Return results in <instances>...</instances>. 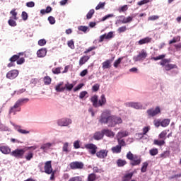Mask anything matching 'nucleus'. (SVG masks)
<instances>
[{"instance_id": "6e6552de", "label": "nucleus", "mask_w": 181, "mask_h": 181, "mask_svg": "<svg viewBox=\"0 0 181 181\" xmlns=\"http://www.w3.org/2000/svg\"><path fill=\"white\" fill-rule=\"evenodd\" d=\"M114 31H110L107 34L105 33L99 37V43L104 42V40H111L114 37Z\"/></svg>"}, {"instance_id": "680f3d73", "label": "nucleus", "mask_w": 181, "mask_h": 181, "mask_svg": "<svg viewBox=\"0 0 181 181\" xmlns=\"http://www.w3.org/2000/svg\"><path fill=\"white\" fill-rule=\"evenodd\" d=\"M92 90L93 91H94L95 93L98 91L100 90V85L98 83H95V85L93 86L92 87Z\"/></svg>"}, {"instance_id": "9b49d317", "label": "nucleus", "mask_w": 181, "mask_h": 181, "mask_svg": "<svg viewBox=\"0 0 181 181\" xmlns=\"http://www.w3.org/2000/svg\"><path fill=\"white\" fill-rule=\"evenodd\" d=\"M44 170L47 175H51L53 172V168H52V161L49 160L45 162L44 165Z\"/></svg>"}, {"instance_id": "a211bd4d", "label": "nucleus", "mask_w": 181, "mask_h": 181, "mask_svg": "<svg viewBox=\"0 0 181 181\" xmlns=\"http://www.w3.org/2000/svg\"><path fill=\"white\" fill-rule=\"evenodd\" d=\"M102 132L103 134V136L105 135L106 136H108L109 138H114L115 136V134L113 133L112 131L108 129H105L102 130Z\"/></svg>"}, {"instance_id": "aec40b11", "label": "nucleus", "mask_w": 181, "mask_h": 181, "mask_svg": "<svg viewBox=\"0 0 181 181\" xmlns=\"http://www.w3.org/2000/svg\"><path fill=\"white\" fill-rule=\"evenodd\" d=\"M98 107H103L107 104V98H105V95L103 94L100 96V100H98Z\"/></svg>"}, {"instance_id": "e433bc0d", "label": "nucleus", "mask_w": 181, "mask_h": 181, "mask_svg": "<svg viewBox=\"0 0 181 181\" xmlns=\"http://www.w3.org/2000/svg\"><path fill=\"white\" fill-rule=\"evenodd\" d=\"M25 159H26V160H30L32 159H33V151H28V153L24 156Z\"/></svg>"}, {"instance_id": "37998d69", "label": "nucleus", "mask_w": 181, "mask_h": 181, "mask_svg": "<svg viewBox=\"0 0 181 181\" xmlns=\"http://www.w3.org/2000/svg\"><path fill=\"white\" fill-rule=\"evenodd\" d=\"M164 57H166V54H161L158 57H154L151 58V60H154L155 62H157V60H163Z\"/></svg>"}, {"instance_id": "5701e85b", "label": "nucleus", "mask_w": 181, "mask_h": 181, "mask_svg": "<svg viewBox=\"0 0 181 181\" xmlns=\"http://www.w3.org/2000/svg\"><path fill=\"white\" fill-rule=\"evenodd\" d=\"M119 18L121 19H123L122 21V23H130V22H132V21L134 20V17L132 16H128L127 18H125V16H120Z\"/></svg>"}, {"instance_id": "5fc2aeb1", "label": "nucleus", "mask_w": 181, "mask_h": 181, "mask_svg": "<svg viewBox=\"0 0 181 181\" xmlns=\"http://www.w3.org/2000/svg\"><path fill=\"white\" fill-rule=\"evenodd\" d=\"M78 30H81V32H84V33H86V32H87V30H88V27L80 25L78 27Z\"/></svg>"}, {"instance_id": "b1692460", "label": "nucleus", "mask_w": 181, "mask_h": 181, "mask_svg": "<svg viewBox=\"0 0 181 181\" xmlns=\"http://www.w3.org/2000/svg\"><path fill=\"white\" fill-rule=\"evenodd\" d=\"M63 84H64V83L60 82L55 86V90L57 93H63V91L66 90V87H63Z\"/></svg>"}, {"instance_id": "603ef678", "label": "nucleus", "mask_w": 181, "mask_h": 181, "mask_svg": "<svg viewBox=\"0 0 181 181\" xmlns=\"http://www.w3.org/2000/svg\"><path fill=\"white\" fill-rule=\"evenodd\" d=\"M64 87H65V90H67L68 91H71V90H73V87H74V85H73V83H66Z\"/></svg>"}, {"instance_id": "2eb2a0df", "label": "nucleus", "mask_w": 181, "mask_h": 181, "mask_svg": "<svg viewBox=\"0 0 181 181\" xmlns=\"http://www.w3.org/2000/svg\"><path fill=\"white\" fill-rule=\"evenodd\" d=\"M97 158L99 159H105L108 155V150L102 149L95 153Z\"/></svg>"}, {"instance_id": "9d476101", "label": "nucleus", "mask_w": 181, "mask_h": 181, "mask_svg": "<svg viewBox=\"0 0 181 181\" xmlns=\"http://www.w3.org/2000/svg\"><path fill=\"white\" fill-rule=\"evenodd\" d=\"M59 127H69L71 124V119L69 118H62L59 119L57 121Z\"/></svg>"}, {"instance_id": "72a5a7b5", "label": "nucleus", "mask_w": 181, "mask_h": 181, "mask_svg": "<svg viewBox=\"0 0 181 181\" xmlns=\"http://www.w3.org/2000/svg\"><path fill=\"white\" fill-rule=\"evenodd\" d=\"M132 176H134V173H129L124 175L122 178V181H128L132 179Z\"/></svg>"}, {"instance_id": "13d9d810", "label": "nucleus", "mask_w": 181, "mask_h": 181, "mask_svg": "<svg viewBox=\"0 0 181 181\" xmlns=\"http://www.w3.org/2000/svg\"><path fill=\"white\" fill-rule=\"evenodd\" d=\"M48 21L50 25H54V23H56V19L53 16L48 17Z\"/></svg>"}, {"instance_id": "de8ad7c7", "label": "nucleus", "mask_w": 181, "mask_h": 181, "mask_svg": "<svg viewBox=\"0 0 181 181\" xmlns=\"http://www.w3.org/2000/svg\"><path fill=\"white\" fill-rule=\"evenodd\" d=\"M146 169H148V162L143 163V165L141 169V172L142 173H145L146 172Z\"/></svg>"}, {"instance_id": "f3484780", "label": "nucleus", "mask_w": 181, "mask_h": 181, "mask_svg": "<svg viewBox=\"0 0 181 181\" xmlns=\"http://www.w3.org/2000/svg\"><path fill=\"white\" fill-rule=\"evenodd\" d=\"M90 102L93 104L94 108H98V95H94L90 98Z\"/></svg>"}, {"instance_id": "20e7f679", "label": "nucleus", "mask_w": 181, "mask_h": 181, "mask_svg": "<svg viewBox=\"0 0 181 181\" xmlns=\"http://www.w3.org/2000/svg\"><path fill=\"white\" fill-rule=\"evenodd\" d=\"M170 63V59H164L161 60L160 62V66L164 67L166 71H170V70H173V69H177V66L176 64H169Z\"/></svg>"}, {"instance_id": "f704fd0d", "label": "nucleus", "mask_w": 181, "mask_h": 181, "mask_svg": "<svg viewBox=\"0 0 181 181\" xmlns=\"http://www.w3.org/2000/svg\"><path fill=\"white\" fill-rule=\"evenodd\" d=\"M165 144H166V142H165V140L155 139L153 141V144L157 145L158 146H163V145H165Z\"/></svg>"}, {"instance_id": "3c124183", "label": "nucleus", "mask_w": 181, "mask_h": 181, "mask_svg": "<svg viewBox=\"0 0 181 181\" xmlns=\"http://www.w3.org/2000/svg\"><path fill=\"white\" fill-rule=\"evenodd\" d=\"M16 11V9H13V10L10 12V13H11V15H12L13 18L15 21H18V17H17L18 13H17Z\"/></svg>"}, {"instance_id": "f257e3e1", "label": "nucleus", "mask_w": 181, "mask_h": 181, "mask_svg": "<svg viewBox=\"0 0 181 181\" xmlns=\"http://www.w3.org/2000/svg\"><path fill=\"white\" fill-rule=\"evenodd\" d=\"M100 124H107L108 127H115L117 124H122L120 117L111 115V110H105L99 119Z\"/></svg>"}, {"instance_id": "1a4fd4ad", "label": "nucleus", "mask_w": 181, "mask_h": 181, "mask_svg": "<svg viewBox=\"0 0 181 181\" xmlns=\"http://www.w3.org/2000/svg\"><path fill=\"white\" fill-rule=\"evenodd\" d=\"M148 117H156L158 114H160V107L159 106L156 107L155 109L151 108L146 111Z\"/></svg>"}, {"instance_id": "e2e57ef3", "label": "nucleus", "mask_w": 181, "mask_h": 181, "mask_svg": "<svg viewBox=\"0 0 181 181\" xmlns=\"http://www.w3.org/2000/svg\"><path fill=\"white\" fill-rule=\"evenodd\" d=\"M114 14H107L103 17L102 21L104 22L105 21H107V19H110V18H114Z\"/></svg>"}, {"instance_id": "0e129e2a", "label": "nucleus", "mask_w": 181, "mask_h": 181, "mask_svg": "<svg viewBox=\"0 0 181 181\" xmlns=\"http://www.w3.org/2000/svg\"><path fill=\"white\" fill-rule=\"evenodd\" d=\"M25 91H26V89L22 88L18 90H15L13 94H17V95H19L21 94H23V93H25Z\"/></svg>"}, {"instance_id": "a19ab883", "label": "nucleus", "mask_w": 181, "mask_h": 181, "mask_svg": "<svg viewBox=\"0 0 181 181\" xmlns=\"http://www.w3.org/2000/svg\"><path fill=\"white\" fill-rule=\"evenodd\" d=\"M118 142V146H120V148H122V146H127V143H125V141L124 139H121L119 138L117 139Z\"/></svg>"}, {"instance_id": "39448f33", "label": "nucleus", "mask_w": 181, "mask_h": 181, "mask_svg": "<svg viewBox=\"0 0 181 181\" xmlns=\"http://www.w3.org/2000/svg\"><path fill=\"white\" fill-rule=\"evenodd\" d=\"M146 57H148V52L145 49H142L136 56L133 57V60L134 62H144Z\"/></svg>"}, {"instance_id": "bb28decb", "label": "nucleus", "mask_w": 181, "mask_h": 181, "mask_svg": "<svg viewBox=\"0 0 181 181\" xmlns=\"http://www.w3.org/2000/svg\"><path fill=\"white\" fill-rule=\"evenodd\" d=\"M14 127L16 131L19 132V134H30V132L28 130L22 129V127L21 126L15 125Z\"/></svg>"}, {"instance_id": "423d86ee", "label": "nucleus", "mask_w": 181, "mask_h": 181, "mask_svg": "<svg viewBox=\"0 0 181 181\" xmlns=\"http://www.w3.org/2000/svg\"><path fill=\"white\" fill-rule=\"evenodd\" d=\"M70 169H72V170H76L77 169L81 170L84 169V163L81 161H74L70 163L69 164Z\"/></svg>"}, {"instance_id": "4d7b16f0", "label": "nucleus", "mask_w": 181, "mask_h": 181, "mask_svg": "<svg viewBox=\"0 0 181 181\" xmlns=\"http://www.w3.org/2000/svg\"><path fill=\"white\" fill-rule=\"evenodd\" d=\"M67 45L70 47V49H74L75 46H74V41L73 40H71L67 42Z\"/></svg>"}, {"instance_id": "6ab92c4d", "label": "nucleus", "mask_w": 181, "mask_h": 181, "mask_svg": "<svg viewBox=\"0 0 181 181\" xmlns=\"http://www.w3.org/2000/svg\"><path fill=\"white\" fill-rule=\"evenodd\" d=\"M90 57H91V56L90 55H84L81 57L79 59V66H83V64H86V63H87V62L90 60Z\"/></svg>"}, {"instance_id": "dca6fc26", "label": "nucleus", "mask_w": 181, "mask_h": 181, "mask_svg": "<svg viewBox=\"0 0 181 181\" xmlns=\"http://www.w3.org/2000/svg\"><path fill=\"white\" fill-rule=\"evenodd\" d=\"M0 152L1 153H4V155H9V153H11V148L8 146H0Z\"/></svg>"}, {"instance_id": "49530a36", "label": "nucleus", "mask_w": 181, "mask_h": 181, "mask_svg": "<svg viewBox=\"0 0 181 181\" xmlns=\"http://www.w3.org/2000/svg\"><path fill=\"white\" fill-rule=\"evenodd\" d=\"M94 9H91L88 11V13L86 15V19H91L93 18V15L95 13Z\"/></svg>"}, {"instance_id": "393cba45", "label": "nucleus", "mask_w": 181, "mask_h": 181, "mask_svg": "<svg viewBox=\"0 0 181 181\" xmlns=\"http://www.w3.org/2000/svg\"><path fill=\"white\" fill-rule=\"evenodd\" d=\"M103 138H104V134L103 133V132H97L93 135V139L95 141H100L103 139Z\"/></svg>"}, {"instance_id": "4be33fe9", "label": "nucleus", "mask_w": 181, "mask_h": 181, "mask_svg": "<svg viewBox=\"0 0 181 181\" xmlns=\"http://www.w3.org/2000/svg\"><path fill=\"white\" fill-rule=\"evenodd\" d=\"M47 53V49H46V48H42L37 52V57H40V58L45 57Z\"/></svg>"}, {"instance_id": "a18cd8bd", "label": "nucleus", "mask_w": 181, "mask_h": 181, "mask_svg": "<svg viewBox=\"0 0 181 181\" xmlns=\"http://www.w3.org/2000/svg\"><path fill=\"white\" fill-rule=\"evenodd\" d=\"M123 59H124V57H119V58H118L117 60H116L114 62L113 66H114V67H115V69H117L118 67L119 64H121V62H122Z\"/></svg>"}, {"instance_id": "4c0bfd02", "label": "nucleus", "mask_w": 181, "mask_h": 181, "mask_svg": "<svg viewBox=\"0 0 181 181\" xmlns=\"http://www.w3.org/2000/svg\"><path fill=\"white\" fill-rule=\"evenodd\" d=\"M98 177L95 173H90L88 176V181H95L97 180Z\"/></svg>"}, {"instance_id": "79ce46f5", "label": "nucleus", "mask_w": 181, "mask_h": 181, "mask_svg": "<svg viewBox=\"0 0 181 181\" xmlns=\"http://www.w3.org/2000/svg\"><path fill=\"white\" fill-rule=\"evenodd\" d=\"M62 152H65V153H69V152H70L69 150V143L66 142L64 144L62 147Z\"/></svg>"}, {"instance_id": "f8f14e48", "label": "nucleus", "mask_w": 181, "mask_h": 181, "mask_svg": "<svg viewBox=\"0 0 181 181\" xmlns=\"http://www.w3.org/2000/svg\"><path fill=\"white\" fill-rule=\"evenodd\" d=\"M126 107H131L135 110L142 109V105L140 103L129 102L125 103Z\"/></svg>"}, {"instance_id": "c756f323", "label": "nucleus", "mask_w": 181, "mask_h": 181, "mask_svg": "<svg viewBox=\"0 0 181 181\" xmlns=\"http://www.w3.org/2000/svg\"><path fill=\"white\" fill-rule=\"evenodd\" d=\"M125 165H127V160L120 158L117 160V165L118 168H122L123 166H125Z\"/></svg>"}, {"instance_id": "864d4df0", "label": "nucleus", "mask_w": 181, "mask_h": 181, "mask_svg": "<svg viewBox=\"0 0 181 181\" xmlns=\"http://www.w3.org/2000/svg\"><path fill=\"white\" fill-rule=\"evenodd\" d=\"M95 49H97V47L95 46L90 47L88 49H86L83 53L84 54H87V53H90V52H93V50H95Z\"/></svg>"}, {"instance_id": "09e8293b", "label": "nucleus", "mask_w": 181, "mask_h": 181, "mask_svg": "<svg viewBox=\"0 0 181 181\" xmlns=\"http://www.w3.org/2000/svg\"><path fill=\"white\" fill-rule=\"evenodd\" d=\"M124 32H127V26L125 25H123L122 27H119L118 29H117V33L119 34H121V33H124Z\"/></svg>"}, {"instance_id": "8fccbe9b", "label": "nucleus", "mask_w": 181, "mask_h": 181, "mask_svg": "<svg viewBox=\"0 0 181 181\" xmlns=\"http://www.w3.org/2000/svg\"><path fill=\"white\" fill-rule=\"evenodd\" d=\"M168 134V133L166 132V131H163L158 136V137L160 138V139H163V141H165V139H166V135Z\"/></svg>"}, {"instance_id": "4468645a", "label": "nucleus", "mask_w": 181, "mask_h": 181, "mask_svg": "<svg viewBox=\"0 0 181 181\" xmlns=\"http://www.w3.org/2000/svg\"><path fill=\"white\" fill-rule=\"evenodd\" d=\"M18 74H19V71H18V70L13 69L8 71L6 74V77L9 78V80H13L14 78H16V77H18Z\"/></svg>"}, {"instance_id": "338daca9", "label": "nucleus", "mask_w": 181, "mask_h": 181, "mask_svg": "<svg viewBox=\"0 0 181 181\" xmlns=\"http://www.w3.org/2000/svg\"><path fill=\"white\" fill-rule=\"evenodd\" d=\"M8 23L10 26H13V27L16 26V25H17L16 21H15L12 19L8 20Z\"/></svg>"}, {"instance_id": "412c9836", "label": "nucleus", "mask_w": 181, "mask_h": 181, "mask_svg": "<svg viewBox=\"0 0 181 181\" xmlns=\"http://www.w3.org/2000/svg\"><path fill=\"white\" fill-rule=\"evenodd\" d=\"M151 42H152V38L149 37H146L140 40L139 42H137V43L138 45H146L148 43H151Z\"/></svg>"}, {"instance_id": "c03bdc74", "label": "nucleus", "mask_w": 181, "mask_h": 181, "mask_svg": "<svg viewBox=\"0 0 181 181\" xmlns=\"http://www.w3.org/2000/svg\"><path fill=\"white\" fill-rule=\"evenodd\" d=\"M149 153L151 156H155L159 153V151H158V148H152L149 150Z\"/></svg>"}, {"instance_id": "052dcab7", "label": "nucleus", "mask_w": 181, "mask_h": 181, "mask_svg": "<svg viewBox=\"0 0 181 181\" xmlns=\"http://www.w3.org/2000/svg\"><path fill=\"white\" fill-rule=\"evenodd\" d=\"M87 94H88V93L86 90H83V91L81 92L80 94H79V98L81 100H83V98H84V97H86V95Z\"/></svg>"}, {"instance_id": "2f4dec72", "label": "nucleus", "mask_w": 181, "mask_h": 181, "mask_svg": "<svg viewBox=\"0 0 181 181\" xmlns=\"http://www.w3.org/2000/svg\"><path fill=\"white\" fill-rule=\"evenodd\" d=\"M43 81L45 86H50V84H52V78H50V76H45L43 78Z\"/></svg>"}, {"instance_id": "774afa93", "label": "nucleus", "mask_w": 181, "mask_h": 181, "mask_svg": "<svg viewBox=\"0 0 181 181\" xmlns=\"http://www.w3.org/2000/svg\"><path fill=\"white\" fill-rule=\"evenodd\" d=\"M38 45L39 46H45L46 45V40L45 39H41L38 41Z\"/></svg>"}, {"instance_id": "a878e982", "label": "nucleus", "mask_w": 181, "mask_h": 181, "mask_svg": "<svg viewBox=\"0 0 181 181\" xmlns=\"http://www.w3.org/2000/svg\"><path fill=\"white\" fill-rule=\"evenodd\" d=\"M112 61L110 59H107L106 61H105L104 62L102 63V67L104 70H105V69H111V62Z\"/></svg>"}, {"instance_id": "7c9ffc66", "label": "nucleus", "mask_w": 181, "mask_h": 181, "mask_svg": "<svg viewBox=\"0 0 181 181\" xmlns=\"http://www.w3.org/2000/svg\"><path fill=\"white\" fill-rule=\"evenodd\" d=\"M117 135H118L119 139H121V138H125V136H128V135H129V133L127 131H122V132H119Z\"/></svg>"}, {"instance_id": "ea45409f", "label": "nucleus", "mask_w": 181, "mask_h": 181, "mask_svg": "<svg viewBox=\"0 0 181 181\" xmlns=\"http://www.w3.org/2000/svg\"><path fill=\"white\" fill-rule=\"evenodd\" d=\"M169 155H170V152H169V151H165L160 154V158H161V159H166V158L169 157Z\"/></svg>"}, {"instance_id": "ddd939ff", "label": "nucleus", "mask_w": 181, "mask_h": 181, "mask_svg": "<svg viewBox=\"0 0 181 181\" xmlns=\"http://www.w3.org/2000/svg\"><path fill=\"white\" fill-rule=\"evenodd\" d=\"M16 112H21V107L18 104L15 103L13 106L10 107L8 114H13V115H16Z\"/></svg>"}, {"instance_id": "f03ea898", "label": "nucleus", "mask_w": 181, "mask_h": 181, "mask_svg": "<svg viewBox=\"0 0 181 181\" xmlns=\"http://www.w3.org/2000/svg\"><path fill=\"white\" fill-rule=\"evenodd\" d=\"M29 149H33L35 151L37 149V146H33L25 148H16L11 153V156L16 158V159H23V158H25V153L26 151H29Z\"/></svg>"}, {"instance_id": "cd10ccee", "label": "nucleus", "mask_w": 181, "mask_h": 181, "mask_svg": "<svg viewBox=\"0 0 181 181\" xmlns=\"http://www.w3.org/2000/svg\"><path fill=\"white\" fill-rule=\"evenodd\" d=\"M21 55H23V53L20 52V53H18V54L13 55V56L9 59V62H13V63H15V62H18L19 57H21Z\"/></svg>"}, {"instance_id": "69168bd1", "label": "nucleus", "mask_w": 181, "mask_h": 181, "mask_svg": "<svg viewBox=\"0 0 181 181\" xmlns=\"http://www.w3.org/2000/svg\"><path fill=\"white\" fill-rule=\"evenodd\" d=\"M52 73L54 74H60V73H62L60 71V67L52 69Z\"/></svg>"}, {"instance_id": "473e14b6", "label": "nucleus", "mask_w": 181, "mask_h": 181, "mask_svg": "<svg viewBox=\"0 0 181 181\" xmlns=\"http://www.w3.org/2000/svg\"><path fill=\"white\" fill-rule=\"evenodd\" d=\"M29 101V98H21V99H18L16 103L18 104L20 107L21 105H22L23 104H25L26 103H28Z\"/></svg>"}, {"instance_id": "0eeeda50", "label": "nucleus", "mask_w": 181, "mask_h": 181, "mask_svg": "<svg viewBox=\"0 0 181 181\" xmlns=\"http://www.w3.org/2000/svg\"><path fill=\"white\" fill-rule=\"evenodd\" d=\"M85 148L88 151V153H90V155H95V153H97V149L98 148L94 144H85Z\"/></svg>"}, {"instance_id": "7ed1b4c3", "label": "nucleus", "mask_w": 181, "mask_h": 181, "mask_svg": "<svg viewBox=\"0 0 181 181\" xmlns=\"http://www.w3.org/2000/svg\"><path fill=\"white\" fill-rule=\"evenodd\" d=\"M126 157L129 160H131L130 165L132 166H138L141 165V162H142L141 158H139L136 155H133L131 151L127 153Z\"/></svg>"}, {"instance_id": "c85d7f7f", "label": "nucleus", "mask_w": 181, "mask_h": 181, "mask_svg": "<svg viewBox=\"0 0 181 181\" xmlns=\"http://www.w3.org/2000/svg\"><path fill=\"white\" fill-rule=\"evenodd\" d=\"M52 145L53 144L51 143H46L41 146L40 149H42L44 152H46V151H49V149H50V147L52 146Z\"/></svg>"}, {"instance_id": "bf43d9fd", "label": "nucleus", "mask_w": 181, "mask_h": 181, "mask_svg": "<svg viewBox=\"0 0 181 181\" xmlns=\"http://www.w3.org/2000/svg\"><path fill=\"white\" fill-rule=\"evenodd\" d=\"M151 129V127L147 126V127H144L143 128V132L142 134L146 135V134H148L149 132V130Z\"/></svg>"}, {"instance_id": "58836bf2", "label": "nucleus", "mask_w": 181, "mask_h": 181, "mask_svg": "<svg viewBox=\"0 0 181 181\" xmlns=\"http://www.w3.org/2000/svg\"><path fill=\"white\" fill-rule=\"evenodd\" d=\"M170 124V119H165L160 122V125L163 127L164 128L168 127Z\"/></svg>"}, {"instance_id": "c9c22d12", "label": "nucleus", "mask_w": 181, "mask_h": 181, "mask_svg": "<svg viewBox=\"0 0 181 181\" xmlns=\"http://www.w3.org/2000/svg\"><path fill=\"white\" fill-rule=\"evenodd\" d=\"M121 149H122L121 146L117 145L112 148V152H113V153H121Z\"/></svg>"}, {"instance_id": "6e6d98bb", "label": "nucleus", "mask_w": 181, "mask_h": 181, "mask_svg": "<svg viewBox=\"0 0 181 181\" xmlns=\"http://www.w3.org/2000/svg\"><path fill=\"white\" fill-rule=\"evenodd\" d=\"M105 6V3H101L100 2L98 6L95 7L96 11H98L99 9H104V7Z\"/></svg>"}]
</instances>
